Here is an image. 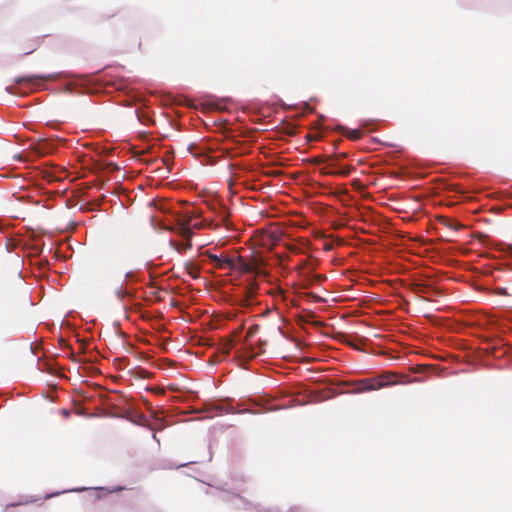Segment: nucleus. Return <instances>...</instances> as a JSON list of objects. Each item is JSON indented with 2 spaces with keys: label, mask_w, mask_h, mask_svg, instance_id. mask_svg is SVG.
Wrapping results in <instances>:
<instances>
[{
  "label": "nucleus",
  "mask_w": 512,
  "mask_h": 512,
  "mask_svg": "<svg viewBox=\"0 0 512 512\" xmlns=\"http://www.w3.org/2000/svg\"><path fill=\"white\" fill-rule=\"evenodd\" d=\"M257 290V284L256 283H250L249 286L245 287V297L246 300L249 301L254 298Z\"/></svg>",
  "instance_id": "6e6552de"
},
{
  "label": "nucleus",
  "mask_w": 512,
  "mask_h": 512,
  "mask_svg": "<svg viewBox=\"0 0 512 512\" xmlns=\"http://www.w3.org/2000/svg\"><path fill=\"white\" fill-rule=\"evenodd\" d=\"M174 230L179 236L185 239V242L171 240L170 246L177 252H183L187 249H190L192 247L191 238L193 236V232H191L190 221L179 223Z\"/></svg>",
  "instance_id": "f03ea898"
},
{
  "label": "nucleus",
  "mask_w": 512,
  "mask_h": 512,
  "mask_svg": "<svg viewBox=\"0 0 512 512\" xmlns=\"http://www.w3.org/2000/svg\"><path fill=\"white\" fill-rule=\"evenodd\" d=\"M114 16V14H111V15H104L105 18H109V17H112Z\"/></svg>",
  "instance_id": "393cba45"
},
{
  "label": "nucleus",
  "mask_w": 512,
  "mask_h": 512,
  "mask_svg": "<svg viewBox=\"0 0 512 512\" xmlns=\"http://www.w3.org/2000/svg\"><path fill=\"white\" fill-rule=\"evenodd\" d=\"M259 328L260 326L258 324L251 325L247 330L246 338L249 339L253 337L259 331Z\"/></svg>",
  "instance_id": "9d476101"
},
{
  "label": "nucleus",
  "mask_w": 512,
  "mask_h": 512,
  "mask_svg": "<svg viewBox=\"0 0 512 512\" xmlns=\"http://www.w3.org/2000/svg\"><path fill=\"white\" fill-rule=\"evenodd\" d=\"M342 174H343V175H348V174H349V170H344V171L342 172Z\"/></svg>",
  "instance_id": "5701e85b"
},
{
  "label": "nucleus",
  "mask_w": 512,
  "mask_h": 512,
  "mask_svg": "<svg viewBox=\"0 0 512 512\" xmlns=\"http://www.w3.org/2000/svg\"><path fill=\"white\" fill-rule=\"evenodd\" d=\"M219 210H220V218H221V222L222 223H225L226 219H227V216H228V213L226 211L225 208L223 207H219Z\"/></svg>",
  "instance_id": "9b49d317"
},
{
  "label": "nucleus",
  "mask_w": 512,
  "mask_h": 512,
  "mask_svg": "<svg viewBox=\"0 0 512 512\" xmlns=\"http://www.w3.org/2000/svg\"><path fill=\"white\" fill-rule=\"evenodd\" d=\"M233 262L234 265L231 268V271H238L241 273H253L257 270V261L254 259L247 260L242 256L233 254Z\"/></svg>",
  "instance_id": "7ed1b4c3"
},
{
  "label": "nucleus",
  "mask_w": 512,
  "mask_h": 512,
  "mask_svg": "<svg viewBox=\"0 0 512 512\" xmlns=\"http://www.w3.org/2000/svg\"><path fill=\"white\" fill-rule=\"evenodd\" d=\"M36 49V45H33L30 50L26 51L25 54H29Z\"/></svg>",
  "instance_id": "412c9836"
},
{
  "label": "nucleus",
  "mask_w": 512,
  "mask_h": 512,
  "mask_svg": "<svg viewBox=\"0 0 512 512\" xmlns=\"http://www.w3.org/2000/svg\"><path fill=\"white\" fill-rule=\"evenodd\" d=\"M194 217H198V214L191 215V216H186L180 223H184V222L190 221L191 232H193V229L200 230V229H203L204 227H209V228H213L214 229V228L219 226L218 223L217 224H213V221H209L208 222L207 220L192 222Z\"/></svg>",
  "instance_id": "39448f33"
},
{
  "label": "nucleus",
  "mask_w": 512,
  "mask_h": 512,
  "mask_svg": "<svg viewBox=\"0 0 512 512\" xmlns=\"http://www.w3.org/2000/svg\"><path fill=\"white\" fill-rule=\"evenodd\" d=\"M416 291L420 293H427L428 292V286L425 284H417L416 285Z\"/></svg>",
  "instance_id": "ddd939ff"
},
{
  "label": "nucleus",
  "mask_w": 512,
  "mask_h": 512,
  "mask_svg": "<svg viewBox=\"0 0 512 512\" xmlns=\"http://www.w3.org/2000/svg\"><path fill=\"white\" fill-rule=\"evenodd\" d=\"M190 275H191L193 278H198V277H199V271H198V270L190 271Z\"/></svg>",
  "instance_id": "a211bd4d"
},
{
  "label": "nucleus",
  "mask_w": 512,
  "mask_h": 512,
  "mask_svg": "<svg viewBox=\"0 0 512 512\" xmlns=\"http://www.w3.org/2000/svg\"><path fill=\"white\" fill-rule=\"evenodd\" d=\"M321 173H322V174H329V172H326V170H325V169H322V170H321Z\"/></svg>",
  "instance_id": "b1692460"
},
{
  "label": "nucleus",
  "mask_w": 512,
  "mask_h": 512,
  "mask_svg": "<svg viewBox=\"0 0 512 512\" xmlns=\"http://www.w3.org/2000/svg\"><path fill=\"white\" fill-rule=\"evenodd\" d=\"M407 383L408 380H398V375L393 372H384L381 375L373 378H365L359 379L355 381H345L343 382L344 386H351L352 389L349 390V393L358 394V393H366L371 391H376L378 389L395 385L397 383Z\"/></svg>",
  "instance_id": "f257e3e1"
},
{
  "label": "nucleus",
  "mask_w": 512,
  "mask_h": 512,
  "mask_svg": "<svg viewBox=\"0 0 512 512\" xmlns=\"http://www.w3.org/2000/svg\"><path fill=\"white\" fill-rule=\"evenodd\" d=\"M507 251L512 254V244L508 245Z\"/></svg>",
  "instance_id": "4be33fe9"
},
{
  "label": "nucleus",
  "mask_w": 512,
  "mask_h": 512,
  "mask_svg": "<svg viewBox=\"0 0 512 512\" xmlns=\"http://www.w3.org/2000/svg\"><path fill=\"white\" fill-rule=\"evenodd\" d=\"M325 161V158L323 156H316V157H313L312 159H310V162L313 163V164H321Z\"/></svg>",
  "instance_id": "f8f14e48"
},
{
  "label": "nucleus",
  "mask_w": 512,
  "mask_h": 512,
  "mask_svg": "<svg viewBox=\"0 0 512 512\" xmlns=\"http://www.w3.org/2000/svg\"><path fill=\"white\" fill-rule=\"evenodd\" d=\"M338 130L345 137H347L348 139L353 140V141H357V140L361 139L362 136H363V133H362V131L360 129L351 130V129H348V128L343 127V126H339Z\"/></svg>",
  "instance_id": "423d86ee"
},
{
  "label": "nucleus",
  "mask_w": 512,
  "mask_h": 512,
  "mask_svg": "<svg viewBox=\"0 0 512 512\" xmlns=\"http://www.w3.org/2000/svg\"><path fill=\"white\" fill-rule=\"evenodd\" d=\"M234 347V340L232 338L226 339L221 344V352L224 355H228Z\"/></svg>",
  "instance_id": "1a4fd4ad"
},
{
  "label": "nucleus",
  "mask_w": 512,
  "mask_h": 512,
  "mask_svg": "<svg viewBox=\"0 0 512 512\" xmlns=\"http://www.w3.org/2000/svg\"><path fill=\"white\" fill-rule=\"evenodd\" d=\"M289 250L294 252V253H298L299 252V248L296 245L289 246Z\"/></svg>",
  "instance_id": "dca6fc26"
},
{
  "label": "nucleus",
  "mask_w": 512,
  "mask_h": 512,
  "mask_svg": "<svg viewBox=\"0 0 512 512\" xmlns=\"http://www.w3.org/2000/svg\"><path fill=\"white\" fill-rule=\"evenodd\" d=\"M266 344H267V342H266V341H260V342H259L260 347H262V346H264V345H266ZM263 351H264V350H263V348H260V352H263Z\"/></svg>",
  "instance_id": "aec40b11"
},
{
  "label": "nucleus",
  "mask_w": 512,
  "mask_h": 512,
  "mask_svg": "<svg viewBox=\"0 0 512 512\" xmlns=\"http://www.w3.org/2000/svg\"><path fill=\"white\" fill-rule=\"evenodd\" d=\"M476 238H478L481 242H486V240H488L489 236L484 233H478V234H476Z\"/></svg>",
  "instance_id": "2eb2a0df"
},
{
  "label": "nucleus",
  "mask_w": 512,
  "mask_h": 512,
  "mask_svg": "<svg viewBox=\"0 0 512 512\" xmlns=\"http://www.w3.org/2000/svg\"><path fill=\"white\" fill-rule=\"evenodd\" d=\"M427 368H428V366L421 365V366H418L417 371L422 372V371L426 370Z\"/></svg>",
  "instance_id": "6ab92c4d"
},
{
  "label": "nucleus",
  "mask_w": 512,
  "mask_h": 512,
  "mask_svg": "<svg viewBox=\"0 0 512 512\" xmlns=\"http://www.w3.org/2000/svg\"><path fill=\"white\" fill-rule=\"evenodd\" d=\"M172 158H173V157H172V155H171L170 153H167V154L163 157L162 161L165 163V165H166L167 167H169V164H170V162H171Z\"/></svg>",
  "instance_id": "4468645a"
},
{
  "label": "nucleus",
  "mask_w": 512,
  "mask_h": 512,
  "mask_svg": "<svg viewBox=\"0 0 512 512\" xmlns=\"http://www.w3.org/2000/svg\"><path fill=\"white\" fill-rule=\"evenodd\" d=\"M497 293L500 295H507L506 288H498Z\"/></svg>",
  "instance_id": "f3484780"
},
{
  "label": "nucleus",
  "mask_w": 512,
  "mask_h": 512,
  "mask_svg": "<svg viewBox=\"0 0 512 512\" xmlns=\"http://www.w3.org/2000/svg\"><path fill=\"white\" fill-rule=\"evenodd\" d=\"M277 330L281 333L282 332V329L281 327H278Z\"/></svg>",
  "instance_id": "a878e982"
},
{
  "label": "nucleus",
  "mask_w": 512,
  "mask_h": 512,
  "mask_svg": "<svg viewBox=\"0 0 512 512\" xmlns=\"http://www.w3.org/2000/svg\"><path fill=\"white\" fill-rule=\"evenodd\" d=\"M206 256L217 269H228L231 271V268L234 265L233 254L227 255L222 253L220 255H216L214 253H211L210 251H207Z\"/></svg>",
  "instance_id": "20e7f679"
},
{
  "label": "nucleus",
  "mask_w": 512,
  "mask_h": 512,
  "mask_svg": "<svg viewBox=\"0 0 512 512\" xmlns=\"http://www.w3.org/2000/svg\"><path fill=\"white\" fill-rule=\"evenodd\" d=\"M42 79H45V78L41 77V76H23V77L17 78L15 80V82L18 84H22V83L35 84L37 81L42 80Z\"/></svg>",
  "instance_id": "0eeeda50"
}]
</instances>
